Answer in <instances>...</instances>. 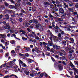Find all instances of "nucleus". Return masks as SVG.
I'll use <instances>...</instances> for the list:
<instances>
[{"label": "nucleus", "instance_id": "obj_24", "mask_svg": "<svg viewBox=\"0 0 78 78\" xmlns=\"http://www.w3.org/2000/svg\"><path fill=\"white\" fill-rule=\"evenodd\" d=\"M10 20L11 23H15L14 22V20L12 18H10Z\"/></svg>", "mask_w": 78, "mask_h": 78}, {"label": "nucleus", "instance_id": "obj_22", "mask_svg": "<svg viewBox=\"0 0 78 78\" xmlns=\"http://www.w3.org/2000/svg\"><path fill=\"white\" fill-rule=\"evenodd\" d=\"M24 48H26V49H25L26 51H30V50H31V49H30V48H27V47H24Z\"/></svg>", "mask_w": 78, "mask_h": 78}, {"label": "nucleus", "instance_id": "obj_54", "mask_svg": "<svg viewBox=\"0 0 78 78\" xmlns=\"http://www.w3.org/2000/svg\"><path fill=\"white\" fill-rule=\"evenodd\" d=\"M27 5H31V3L30 2H28L27 3Z\"/></svg>", "mask_w": 78, "mask_h": 78}, {"label": "nucleus", "instance_id": "obj_42", "mask_svg": "<svg viewBox=\"0 0 78 78\" xmlns=\"http://www.w3.org/2000/svg\"><path fill=\"white\" fill-rule=\"evenodd\" d=\"M22 39L23 40V41H25V40H27V38H25L24 37H22Z\"/></svg>", "mask_w": 78, "mask_h": 78}, {"label": "nucleus", "instance_id": "obj_49", "mask_svg": "<svg viewBox=\"0 0 78 78\" xmlns=\"http://www.w3.org/2000/svg\"><path fill=\"white\" fill-rule=\"evenodd\" d=\"M62 35H61V34L60 33H59L58 34V37H61V36Z\"/></svg>", "mask_w": 78, "mask_h": 78}, {"label": "nucleus", "instance_id": "obj_47", "mask_svg": "<svg viewBox=\"0 0 78 78\" xmlns=\"http://www.w3.org/2000/svg\"><path fill=\"white\" fill-rule=\"evenodd\" d=\"M75 6L76 8H78V3H77L76 4Z\"/></svg>", "mask_w": 78, "mask_h": 78}, {"label": "nucleus", "instance_id": "obj_50", "mask_svg": "<svg viewBox=\"0 0 78 78\" xmlns=\"http://www.w3.org/2000/svg\"><path fill=\"white\" fill-rule=\"evenodd\" d=\"M21 11L22 12V13H25V11H24V10H23V9H21Z\"/></svg>", "mask_w": 78, "mask_h": 78}, {"label": "nucleus", "instance_id": "obj_4", "mask_svg": "<svg viewBox=\"0 0 78 78\" xmlns=\"http://www.w3.org/2000/svg\"><path fill=\"white\" fill-rule=\"evenodd\" d=\"M15 76L16 78H18V77H17V76L14 74H12L10 76L9 75H7V76H5V77H4V78H9L10 77H11V76Z\"/></svg>", "mask_w": 78, "mask_h": 78}, {"label": "nucleus", "instance_id": "obj_58", "mask_svg": "<svg viewBox=\"0 0 78 78\" xmlns=\"http://www.w3.org/2000/svg\"><path fill=\"white\" fill-rule=\"evenodd\" d=\"M3 24H4V25H7L6 24V21H3Z\"/></svg>", "mask_w": 78, "mask_h": 78}, {"label": "nucleus", "instance_id": "obj_28", "mask_svg": "<svg viewBox=\"0 0 78 78\" xmlns=\"http://www.w3.org/2000/svg\"><path fill=\"white\" fill-rule=\"evenodd\" d=\"M55 29H59V30L60 31H62V30L59 28V27L58 26H56L54 27Z\"/></svg>", "mask_w": 78, "mask_h": 78}, {"label": "nucleus", "instance_id": "obj_13", "mask_svg": "<svg viewBox=\"0 0 78 78\" xmlns=\"http://www.w3.org/2000/svg\"><path fill=\"white\" fill-rule=\"evenodd\" d=\"M73 70L74 71V72H75V73H77L78 75V69L76 68H73Z\"/></svg>", "mask_w": 78, "mask_h": 78}, {"label": "nucleus", "instance_id": "obj_12", "mask_svg": "<svg viewBox=\"0 0 78 78\" xmlns=\"http://www.w3.org/2000/svg\"><path fill=\"white\" fill-rule=\"evenodd\" d=\"M24 73L26 75H28L30 73V72L29 71H28L27 70H25L24 71Z\"/></svg>", "mask_w": 78, "mask_h": 78}, {"label": "nucleus", "instance_id": "obj_27", "mask_svg": "<svg viewBox=\"0 0 78 78\" xmlns=\"http://www.w3.org/2000/svg\"><path fill=\"white\" fill-rule=\"evenodd\" d=\"M10 42L11 44H15V41L14 40L11 41H10Z\"/></svg>", "mask_w": 78, "mask_h": 78}, {"label": "nucleus", "instance_id": "obj_56", "mask_svg": "<svg viewBox=\"0 0 78 78\" xmlns=\"http://www.w3.org/2000/svg\"><path fill=\"white\" fill-rule=\"evenodd\" d=\"M42 26H43V27H45V26H46V24L45 23H43L42 24Z\"/></svg>", "mask_w": 78, "mask_h": 78}, {"label": "nucleus", "instance_id": "obj_14", "mask_svg": "<svg viewBox=\"0 0 78 78\" xmlns=\"http://www.w3.org/2000/svg\"><path fill=\"white\" fill-rule=\"evenodd\" d=\"M62 44H63V45L64 46H66V45H67V43L66 42V41H63L62 42Z\"/></svg>", "mask_w": 78, "mask_h": 78}, {"label": "nucleus", "instance_id": "obj_53", "mask_svg": "<svg viewBox=\"0 0 78 78\" xmlns=\"http://www.w3.org/2000/svg\"><path fill=\"white\" fill-rule=\"evenodd\" d=\"M62 60H64V59H66V57L64 56H62Z\"/></svg>", "mask_w": 78, "mask_h": 78}, {"label": "nucleus", "instance_id": "obj_20", "mask_svg": "<svg viewBox=\"0 0 78 78\" xmlns=\"http://www.w3.org/2000/svg\"><path fill=\"white\" fill-rule=\"evenodd\" d=\"M6 27H7L6 28H5V29H7V30H11V26L9 25H7L6 26Z\"/></svg>", "mask_w": 78, "mask_h": 78}, {"label": "nucleus", "instance_id": "obj_46", "mask_svg": "<svg viewBox=\"0 0 78 78\" xmlns=\"http://www.w3.org/2000/svg\"><path fill=\"white\" fill-rule=\"evenodd\" d=\"M20 56H24V55L21 53H20L19 54Z\"/></svg>", "mask_w": 78, "mask_h": 78}, {"label": "nucleus", "instance_id": "obj_59", "mask_svg": "<svg viewBox=\"0 0 78 78\" xmlns=\"http://www.w3.org/2000/svg\"><path fill=\"white\" fill-rule=\"evenodd\" d=\"M48 47L49 46H48L47 48L48 51H49L50 50V48Z\"/></svg>", "mask_w": 78, "mask_h": 78}, {"label": "nucleus", "instance_id": "obj_17", "mask_svg": "<svg viewBox=\"0 0 78 78\" xmlns=\"http://www.w3.org/2000/svg\"><path fill=\"white\" fill-rule=\"evenodd\" d=\"M49 39L51 41H50V42L52 44H53V38H52V37H49Z\"/></svg>", "mask_w": 78, "mask_h": 78}, {"label": "nucleus", "instance_id": "obj_35", "mask_svg": "<svg viewBox=\"0 0 78 78\" xmlns=\"http://www.w3.org/2000/svg\"><path fill=\"white\" fill-rule=\"evenodd\" d=\"M50 54L48 52H46V55L48 56H50Z\"/></svg>", "mask_w": 78, "mask_h": 78}, {"label": "nucleus", "instance_id": "obj_36", "mask_svg": "<svg viewBox=\"0 0 78 78\" xmlns=\"http://www.w3.org/2000/svg\"><path fill=\"white\" fill-rule=\"evenodd\" d=\"M18 20L20 22H22L23 20V19H22V18H20Z\"/></svg>", "mask_w": 78, "mask_h": 78}, {"label": "nucleus", "instance_id": "obj_62", "mask_svg": "<svg viewBox=\"0 0 78 78\" xmlns=\"http://www.w3.org/2000/svg\"><path fill=\"white\" fill-rule=\"evenodd\" d=\"M25 33H26V32L25 31V30H23V32H22V33L23 34H25Z\"/></svg>", "mask_w": 78, "mask_h": 78}, {"label": "nucleus", "instance_id": "obj_6", "mask_svg": "<svg viewBox=\"0 0 78 78\" xmlns=\"http://www.w3.org/2000/svg\"><path fill=\"white\" fill-rule=\"evenodd\" d=\"M8 64H9V66H13L14 64H15V63L12 61H10L9 62H8Z\"/></svg>", "mask_w": 78, "mask_h": 78}, {"label": "nucleus", "instance_id": "obj_2", "mask_svg": "<svg viewBox=\"0 0 78 78\" xmlns=\"http://www.w3.org/2000/svg\"><path fill=\"white\" fill-rule=\"evenodd\" d=\"M35 28L37 29H39L40 31H43V27L40 24L36 25Z\"/></svg>", "mask_w": 78, "mask_h": 78}, {"label": "nucleus", "instance_id": "obj_41", "mask_svg": "<svg viewBox=\"0 0 78 78\" xmlns=\"http://www.w3.org/2000/svg\"><path fill=\"white\" fill-rule=\"evenodd\" d=\"M8 64V63H5L4 65H3V67H6V66H7Z\"/></svg>", "mask_w": 78, "mask_h": 78}, {"label": "nucleus", "instance_id": "obj_45", "mask_svg": "<svg viewBox=\"0 0 78 78\" xmlns=\"http://www.w3.org/2000/svg\"><path fill=\"white\" fill-rule=\"evenodd\" d=\"M70 40H71V41H72L73 42H74V39H73V38H70Z\"/></svg>", "mask_w": 78, "mask_h": 78}, {"label": "nucleus", "instance_id": "obj_43", "mask_svg": "<svg viewBox=\"0 0 78 78\" xmlns=\"http://www.w3.org/2000/svg\"><path fill=\"white\" fill-rule=\"evenodd\" d=\"M44 73H41L40 74V76L42 78V77H43V76H44Z\"/></svg>", "mask_w": 78, "mask_h": 78}, {"label": "nucleus", "instance_id": "obj_29", "mask_svg": "<svg viewBox=\"0 0 78 78\" xmlns=\"http://www.w3.org/2000/svg\"><path fill=\"white\" fill-rule=\"evenodd\" d=\"M70 66L72 67H73V68H74L75 67V66L72 62L71 63Z\"/></svg>", "mask_w": 78, "mask_h": 78}, {"label": "nucleus", "instance_id": "obj_19", "mask_svg": "<svg viewBox=\"0 0 78 78\" xmlns=\"http://www.w3.org/2000/svg\"><path fill=\"white\" fill-rule=\"evenodd\" d=\"M1 9H6V8H5V5H1Z\"/></svg>", "mask_w": 78, "mask_h": 78}, {"label": "nucleus", "instance_id": "obj_64", "mask_svg": "<svg viewBox=\"0 0 78 78\" xmlns=\"http://www.w3.org/2000/svg\"><path fill=\"white\" fill-rule=\"evenodd\" d=\"M61 34H62V35H63V34H65V33H64V32L62 31L61 32Z\"/></svg>", "mask_w": 78, "mask_h": 78}, {"label": "nucleus", "instance_id": "obj_3", "mask_svg": "<svg viewBox=\"0 0 78 78\" xmlns=\"http://www.w3.org/2000/svg\"><path fill=\"white\" fill-rule=\"evenodd\" d=\"M59 12L58 14L60 16H62L64 13V10L62 8H59Z\"/></svg>", "mask_w": 78, "mask_h": 78}, {"label": "nucleus", "instance_id": "obj_38", "mask_svg": "<svg viewBox=\"0 0 78 78\" xmlns=\"http://www.w3.org/2000/svg\"><path fill=\"white\" fill-rule=\"evenodd\" d=\"M10 12H11V11L10 10H7L6 11V13H7V14H9Z\"/></svg>", "mask_w": 78, "mask_h": 78}, {"label": "nucleus", "instance_id": "obj_37", "mask_svg": "<svg viewBox=\"0 0 78 78\" xmlns=\"http://www.w3.org/2000/svg\"><path fill=\"white\" fill-rule=\"evenodd\" d=\"M49 36H51V37H53V34H52V33L51 32H50L49 33Z\"/></svg>", "mask_w": 78, "mask_h": 78}, {"label": "nucleus", "instance_id": "obj_32", "mask_svg": "<svg viewBox=\"0 0 78 78\" xmlns=\"http://www.w3.org/2000/svg\"><path fill=\"white\" fill-rule=\"evenodd\" d=\"M25 55L24 56V58H25L26 56V57H28V56H29V54H28V53H26Z\"/></svg>", "mask_w": 78, "mask_h": 78}, {"label": "nucleus", "instance_id": "obj_9", "mask_svg": "<svg viewBox=\"0 0 78 78\" xmlns=\"http://www.w3.org/2000/svg\"><path fill=\"white\" fill-rule=\"evenodd\" d=\"M58 68H59L58 69L60 71L62 70V69H63V68H62V66H61V65H58Z\"/></svg>", "mask_w": 78, "mask_h": 78}, {"label": "nucleus", "instance_id": "obj_33", "mask_svg": "<svg viewBox=\"0 0 78 78\" xmlns=\"http://www.w3.org/2000/svg\"><path fill=\"white\" fill-rule=\"evenodd\" d=\"M5 56L6 58H8V53H5Z\"/></svg>", "mask_w": 78, "mask_h": 78}, {"label": "nucleus", "instance_id": "obj_26", "mask_svg": "<svg viewBox=\"0 0 78 78\" xmlns=\"http://www.w3.org/2000/svg\"><path fill=\"white\" fill-rule=\"evenodd\" d=\"M22 66L23 67H27V66L26 65V64L24 63L22 65Z\"/></svg>", "mask_w": 78, "mask_h": 78}, {"label": "nucleus", "instance_id": "obj_21", "mask_svg": "<svg viewBox=\"0 0 78 78\" xmlns=\"http://www.w3.org/2000/svg\"><path fill=\"white\" fill-rule=\"evenodd\" d=\"M68 9L69 12H73V9L72 8H69Z\"/></svg>", "mask_w": 78, "mask_h": 78}, {"label": "nucleus", "instance_id": "obj_11", "mask_svg": "<svg viewBox=\"0 0 78 78\" xmlns=\"http://www.w3.org/2000/svg\"><path fill=\"white\" fill-rule=\"evenodd\" d=\"M5 17L6 20H8L9 19V15L7 14L5 15Z\"/></svg>", "mask_w": 78, "mask_h": 78}, {"label": "nucleus", "instance_id": "obj_23", "mask_svg": "<svg viewBox=\"0 0 78 78\" xmlns=\"http://www.w3.org/2000/svg\"><path fill=\"white\" fill-rule=\"evenodd\" d=\"M23 14L22 12L20 13L18 15L19 17H23Z\"/></svg>", "mask_w": 78, "mask_h": 78}, {"label": "nucleus", "instance_id": "obj_60", "mask_svg": "<svg viewBox=\"0 0 78 78\" xmlns=\"http://www.w3.org/2000/svg\"><path fill=\"white\" fill-rule=\"evenodd\" d=\"M67 30H68V31H71V29H70L69 28H68V27H67L66 28Z\"/></svg>", "mask_w": 78, "mask_h": 78}, {"label": "nucleus", "instance_id": "obj_34", "mask_svg": "<svg viewBox=\"0 0 78 78\" xmlns=\"http://www.w3.org/2000/svg\"><path fill=\"white\" fill-rule=\"evenodd\" d=\"M57 6L55 4L54 5H53V8L52 9H54Z\"/></svg>", "mask_w": 78, "mask_h": 78}, {"label": "nucleus", "instance_id": "obj_25", "mask_svg": "<svg viewBox=\"0 0 78 78\" xmlns=\"http://www.w3.org/2000/svg\"><path fill=\"white\" fill-rule=\"evenodd\" d=\"M33 23H35V24H37L38 23V22L37 21V20H33Z\"/></svg>", "mask_w": 78, "mask_h": 78}, {"label": "nucleus", "instance_id": "obj_8", "mask_svg": "<svg viewBox=\"0 0 78 78\" xmlns=\"http://www.w3.org/2000/svg\"><path fill=\"white\" fill-rule=\"evenodd\" d=\"M53 48H57V49H60L61 47L60 46H58L56 44H53Z\"/></svg>", "mask_w": 78, "mask_h": 78}, {"label": "nucleus", "instance_id": "obj_30", "mask_svg": "<svg viewBox=\"0 0 78 78\" xmlns=\"http://www.w3.org/2000/svg\"><path fill=\"white\" fill-rule=\"evenodd\" d=\"M57 65H58V63L56 62H55V63L54 64V67H57Z\"/></svg>", "mask_w": 78, "mask_h": 78}, {"label": "nucleus", "instance_id": "obj_10", "mask_svg": "<svg viewBox=\"0 0 78 78\" xmlns=\"http://www.w3.org/2000/svg\"><path fill=\"white\" fill-rule=\"evenodd\" d=\"M50 5V3L49 2H44V6H49V5Z\"/></svg>", "mask_w": 78, "mask_h": 78}, {"label": "nucleus", "instance_id": "obj_61", "mask_svg": "<svg viewBox=\"0 0 78 78\" xmlns=\"http://www.w3.org/2000/svg\"><path fill=\"white\" fill-rule=\"evenodd\" d=\"M73 14L74 16H75V15H77V12H74L73 13Z\"/></svg>", "mask_w": 78, "mask_h": 78}, {"label": "nucleus", "instance_id": "obj_7", "mask_svg": "<svg viewBox=\"0 0 78 78\" xmlns=\"http://www.w3.org/2000/svg\"><path fill=\"white\" fill-rule=\"evenodd\" d=\"M46 45H47L48 47H51V46H53V44L51 43L50 41H48V43H46Z\"/></svg>", "mask_w": 78, "mask_h": 78}, {"label": "nucleus", "instance_id": "obj_15", "mask_svg": "<svg viewBox=\"0 0 78 78\" xmlns=\"http://www.w3.org/2000/svg\"><path fill=\"white\" fill-rule=\"evenodd\" d=\"M58 10V8L57 7H55V9H52V11L53 12H52L53 13H54L55 12V11H57Z\"/></svg>", "mask_w": 78, "mask_h": 78}, {"label": "nucleus", "instance_id": "obj_48", "mask_svg": "<svg viewBox=\"0 0 78 78\" xmlns=\"http://www.w3.org/2000/svg\"><path fill=\"white\" fill-rule=\"evenodd\" d=\"M35 39H37V40H39V37L37 36H36V37L35 38Z\"/></svg>", "mask_w": 78, "mask_h": 78}, {"label": "nucleus", "instance_id": "obj_63", "mask_svg": "<svg viewBox=\"0 0 78 78\" xmlns=\"http://www.w3.org/2000/svg\"><path fill=\"white\" fill-rule=\"evenodd\" d=\"M65 17L66 16H64V15H62V16H61V17L62 19H64V18H65Z\"/></svg>", "mask_w": 78, "mask_h": 78}, {"label": "nucleus", "instance_id": "obj_5", "mask_svg": "<svg viewBox=\"0 0 78 78\" xmlns=\"http://www.w3.org/2000/svg\"><path fill=\"white\" fill-rule=\"evenodd\" d=\"M53 38H54V41L55 42H59V38L58 37L53 36Z\"/></svg>", "mask_w": 78, "mask_h": 78}, {"label": "nucleus", "instance_id": "obj_1", "mask_svg": "<svg viewBox=\"0 0 78 78\" xmlns=\"http://www.w3.org/2000/svg\"><path fill=\"white\" fill-rule=\"evenodd\" d=\"M20 4H19V5H18L17 4H15V6L10 5H9V8H11V9H13V8H15L16 9H19V10H20V9H21L22 8L20 7ZM20 6L19 7V6Z\"/></svg>", "mask_w": 78, "mask_h": 78}, {"label": "nucleus", "instance_id": "obj_44", "mask_svg": "<svg viewBox=\"0 0 78 78\" xmlns=\"http://www.w3.org/2000/svg\"><path fill=\"white\" fill-rule=\"evenodd\" d=\"M62 18H58V21H63V20Z\"/></svg>", "mask_w": 78, "mask_h": 78}, {"label": "nucleus", "instance_id": "obj_18", "mask_svg": "<svg viewBox=\"0 0 78 78\" xmlns=\"http://www.w3.org/2000/svg\"><path fill=\"white\" fill-rule=\"evenodd\" d=\"M27 61L28 62L31 63L32 62H34V60H33L32 59H30V58H29L27 60Z\"/></svg>", "mask_w": 78, "mask_h": 78}, {"label": "nucleus", "instance_id": "obj_39", "mask_svg": "<svg viewBox=\"0 0 78 78\" xmlns=\"http://www.w3.org/2000/svg\"><path fill=\"white\" fill-rule=\"evenodd\" d=\"M55 33H59V30L57 29H55Z\"/></svg>", "mask_w": 78, "mask_h": 78}, {"label": "nucleus", "instance_id": "obj_16", "mask_svg": "<svg viewBox=\"0 0 78 78\" xmlns=\"http://www.w3.org/2000/svg\"><path fill=\"white\" fill-rule=\"evenodd\" d=\"M4 4L5 7H6L7 8L9 7V5L6 2H4Z\"/></svg>", "mask_w": 78, "mask_h": 78}, {"label": "nucleus", "instance_id": "obj_57", "mask_svg": "<svg viewBox=\"0 0 78 78\" xmlns=\"http://www.w3.org/2000/svg\"><path fill=\"white\" fill-rule=\"evenodd\" d=\"M62 64H64V65L65 66H66V62H65V61H63L62 62Z\"/></svg>", "mask_w": 78, "mask_h": 78}, {"label": "nucleus", "instance_id": "obj_55", "mask_svg": "<svg viewBox=\"0 0 78 78\" xmlns=\"http://www.w3.org/2000/svg\"><path fill=\"white\" fill-rule=\"evenodd\" d=\"M29 22L30 23H33V20H30L29 21Z\"/></svg>", "mask_w": 78, "mask_h": 78}, {"label": "nucleus", "instance_id": "obj_52", "mask_svg": "<svg viewBox=\"0 0 78 78\" xmlns=\"http://www.w3.org/2000/svg\"><path fill=\"white\" fill-rule=\"evenodd\" d=\"M11 3H16V2H15V1H14L12 0H11Z\"/></svg>", "mask_w": 78, "mask_h": 78}, {"label": "nucleus", "instance_id": "obj_31", "mask_svg": "<svg viewBox=\"0 0 78 78\" xmlns=\"http://www.w3.org/2000/svg\"><path fill=\"white\" fill-rule=\"evenodd\" d=\"M50 51L51 53H54V49L53 48H51Z\"/></svg>", "mask_w": 78, "mask_h": 78}, {"label": "nucleus", "instance_id": "obj_40", "mask_svg": "<svg viewBox=\"0 0 78 78\" xmlns=\"http://www.w3.org/2000/svg\"><path fill=\"white\" fill-rule=\"evenodd\" d=\"M51 60H52V61L53 62H55V58L52 57H51Z\"/></svg>", "mask_w": 78, "mask_h": 78}, {"label": "nucleus", "instance_id": "obj_51", "mask_svg": "<svg viewBox=\"0 0 78 78\" xmlns=\"http://www.w3.org/2000/svg\"><path fill=\"white\" fill-rule=\"evenodd\" d=\"M69 73H70V75H72H72H72V73H73V72H72V71H69Z\"/></svg>", "mask_w": 78, "mask_h": 78}]
</instances>
